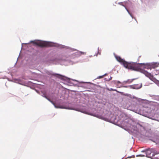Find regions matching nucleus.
Returning <instances> with one entry per match:
<instances>
[{
    "label": "nucleus",
    "mask_w": 159,
    "mask_h": 159,
    "mask_svg": "<svg viewBox=\"0 0 159 159\" xmlns=\"http://www.w3.org/2000/svg\"><path fill=\"white\" fill-rule=\"evenodd\" d=\"M134 80V79H133V80H131V81H130V82H132Z\"/></svg>",
    "instance_id": "nucleus-13"
},
{
    "label": "nucleus",
    "mask_w": 159,
    "mask_h": 159,
    "mask_svg": "<svg viewBox=\"0 0 159 159\" xmlns=\"http://www.w3.org/2000/svg\"><path fill=\"white\" fill-rule=\"evenodd\" d=\"M31 43L41 47H46L50 45V43L46 42H44L39 40L31 41Z\"/></svg>",
    "instance_id": "nucleus-2"
},
{
    "label": "nucleus",
    "mask_w": 159,
    "mask_h": 159,
    "mask_svg": "<svg viewBox=\"0 0 159 159\" xmlns=\"http://www.w3.org/2000/svg\"><path fill=\"white\" fill-rule=\"evenodd\" d=\"M142 86V84H140L139 85L138 84H135L134 85H129L128 86H124V87H129L130 88H132L133 89H139L141 88Z\"/></svg>",
    "instance_id": "nucleus-5"
},
{
    "label": "nucleus",
    "mask_w": 159,
    "mask_h": 159,
    "mask_svg": "<svg viewBox=\"0 0 159 159\" xmlns=\"http://www.w3.org/2000/svg\"><path fill=\"white\" fill-rule=\"evenodd\" d=\"M116 60L122 64L126 68L131 70H132L138 71L140 69L141 65L144 64H139L136 63L131 62H128L122 59L120 56H115Z\"/></svg>",
    "instance_id": "nucleus-1"
},
{
    "label": "nucleus",
    "mask_w": 159,
    "mask_h": 159,
    "mask_svg": "<svg viewBox=\"0 0 159 159\" xmlns=\"http://www.w3.org/2000/svg\"><path fill=\"white\" fill-rule=\"evenodd\" d=\"M112 79V77H110V78H109V79L108 80H107L108 81H110V80H111Z\"/></svg>",
    "instance_id": "nucleus-8"
},
{
    "label": "nucleus",
    "mask_w": 159,
    "mask_h": 159,
    "mask_svg": "<svg viewBox=\"0 0 159 159\" xmlns=\"http://www.w3.org/2000/svg\"><path fill=\"white\" fill-rule=\"evenodd\" d=\"M56 75H58V77L59 78L61 76V75H60L57 74H56Z\"/></svg>",
    "instance_id": "nucleus-12"
},
{
    "label": "nucleus",
    "mask_w": 159,
    "mask_h": 159,
    "mask_svg": "<svg viewBox=\"0 0 159 159\" xmlns=\"http://www.w3.org/2000/svg\"><path fill=\"white\" fill-rule=\"evenodd\" d=\"M44 97H45L46 98L48 99L49 100V99H48V98H47V97L46 96H44Z\"/></svg>",
    "instance_id": "nucleus-14"
},
{
    "label": "nucleus",
    "mask_w": 159,
    "mask_h": 159,
    "mask_svg": "<svg viewBox=\"0 0 159 159\" xmlns=\"http://www.w3.org/2000/svg\"><path fill=\"white\" fill-rule=\"evenodd\" d=\"M125 8L126 9V10L129 13L130 15V13H129V10L125 7Z\"/></svg>",
    "instance_id": "nucleus-10"
},
{
    "label": "nucleus",
    "mask_w": 159,
    "mask_h": 159,
    "mask_svg": "<svg viewBox=\"0 0 159 159\" xmlns=\"http://www.w3.org/2000/svg\"><path fill=\"white\" fill-rule=\"evenodd\" d=\"M136 156L137 157H143L145 156V155H142V154H139V155H137Z\"/></svg>",
    "instance_id": "nucleus-7"
},
{
    "label": "nucleus",
    "mask_w": 159,
    "mask_h": 159,
    "mask_svg": "<svg viewBox=\"0 0 159 159\" xmlns=\"http://www.w3.org/2000/svg\"><path fill=\"white\" fill-rule=\"evenodd\" d=\"M142 73L144 74L146 76L148 77L151 80L153 81L157 85H159V80L153 77V75H152L150 73H149L145 70H143Z\"/></svg>",
    "instance_id": "nucleus-3"
},
{
    "label": "nucleus",
    "mask_w": 159,
    "mask_h": 159,
    "mask_svg": "<svg viewBox=\"0 0 159 159\" xmlns=\"http://www.w3.org/2000/svg\"><path fill=\"white\" fill-rule=\"evenodd\" d=\"M114 82L115 84H116V86L117 87H118L119 88H120V86H119L118 85V84L121 83L119 81H115Z\"/></svg>",
    "instance_id": "nucleus-6"
},
{
    "label": "nucleus",
    "mask_w": 159,
    "mask_h": 159,
    "mask_svg": "<svg viewBox=\"0 0 159 159\" xmlns=\"http://www.w3.org/2000/svg\"><path fill=\"white\" fill-rule=\"evenodd\" d=\"M103 76V75L99 76L98 77V78H102Z\"/></svg>",
    "instance_id": "nucleus-11"
},
{
    "label": "nucleus",
    "mask_w": 159,
    "mask_h": 159,
    "mask_svg": "<svg viewBox=\"0 0 159 159\" xmlns=\"http://www.w3.org/2000/svg\"><path fill=\"white\" fill-rule=\"evenodd\" d=\"M119 3V4H120V5H122V6H124V7H125V6H124L123 4H122V2H120V3Z\"/></svg>",
    "instance_id": "nucleus-9"
},
{
    "label": "nucleus",
    "mask_w": 159,
    "mask_h": 159,
    "mask_svg": "<svg viewBox=\"0 0 159 159\" xmlns=\"http://www.w3.org/2000/svg\"><path fill=\"white\" fill-rule=\"evenodd\" d=\"M144 64H143L141 65V69H140L138 71L141 69L142 66L143 65H145V67L148 69H151L152 68H155L158 66L159 65V63L158 62H152L151 63H148L146 65H145L144 63Z\"/></svg>",
    "instance_id": "nucleus-4"
}]
</instances>
